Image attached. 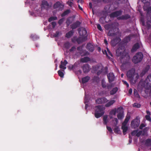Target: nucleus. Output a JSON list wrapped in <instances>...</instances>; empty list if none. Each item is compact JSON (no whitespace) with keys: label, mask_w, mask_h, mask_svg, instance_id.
<instances>
[{"label":"nucleus","mask_w":151,"mask_h":151,"mask_svg":"<svg viewBox=\"0 0 151 151\" xmlns=\"http://www.w3.org/2000/svg\"><path fill=\"white\" fill-rule=\"evenodd\" d=\"M63 19H61L59 21V23L60 24H61L62 22L63 21Z\"/></svg>","instance_id":"41"},{"label":"nucleus","mask_w":151,"mask_h":151,"mask_svg":"<svg viewBox=\"0 0 151 151\" xmlns=\"http://www.w3.org/2000/svg\"><path fill=\"white\" fill-rule=\"evenodd\" d=\"M129 16H127L125 17H124L123 19H127L129 18Z\"/></svg>","instance_id":"44"},{"label":"nucleus","mask_w":151,"mask_h":151,"mask_svg":"<svg viewBox=\"0 0 151 151\" xmlns=\"http://www.w3.org/2000/svg\"><path fill=\"white\" fill-rule=\"evenodd\" d=\"M99 51H100V50H101L100 48H99Z\"/></svg>","instance_id":"52"},{"label":"nucleus","mask_w":151,"mask_h":151,"mask_svg":"<svg viewBox=\"0 0 151 151\" xmlns=\"http://www.w3.org/2000/svg\"><path fill=\"white\" fill-rule=\"evenodd\" d=\"M106 128L108 131L110 133H112L113 131L111 128L109 126H107Z\"/></svg>","instance_id":"25"},{"label":"nucleus","mask_w":151,"mask_h":151,"mask_svg":"<svg viewBox=\"0 0 151 151\" xmlns=\"http://www.w3.org/2000/svg\"><path fill=\"white\" fill-rule=\"evenodd\" d=\"M102 86H104V85H103V84H102Z\"/></svg>","instance_id":"58"},{"label":"nucleus","mask_w":151,"mask_h":151,"mask_svg":"<svg viewBox=\"0 0 151 151\" xmlns=\"http://www.w3.org/2000/svg\"><path fill=\"white\" fill-rule=\"evenodd\" d=\"M120 12H117L114 13L112 14L114 15V16L116 17L119 16L120 14Z\"/></svg>","instance_id":"26"},{"label":"nucleus","mask_w":151,"mask_h":151,"mask_svg":"<svg viewBox=\"0 0 151 151\" xmlns=\"http://www.w3.org/2000/svg\"><path fill=\"white\" fill-rule=\"evenodd\" d=\"M69 12H70V11L69 10H68L66 11L63 14V15H66V14H68Z\"/></svg>","instance_id":"36"},{"label":"nucleus","mask_w":151,"mask_h":151,"mask_svg":"<svg viewBox=\"0 0 151 151\" xmlns=\"http://www.w3.org/2000/svg\"><path fill=\"white\" fill-rule=\"evenodd\" d=\"M116 113V109H114L111 111L109 116L104 115L103 117L104 122L105 124L109 123L112 125H116L118 123V120L114 118Z\"/></svg>","instance_id":"1"},{"label":"nucleus","mask_w":151,"mask_h":151,"mask_svg":"<svg viewBox=\"0 0 151 151\" xmlns=\"http://www.w3.org/2000/svg\"><path fill=\"white\" fill-rule=\"evenodd\" d=\"M58 73L59 75L61 78H63L64 76V73L60 70H59L58 71Z\"/></svg>","instance_id":"23"},{"label":"nucleus","mask_w":151,"mask_h":151,"mask_svg":"<svg viewBox=\"0 0 151 151\" xmlns=\"http://www.w3.org/2000/svg\"><path fill=\"white\" fill-rule=\"evenodd\" d=\"M107 100L105 98H102L98 99L96 100V102L98 104L106 103L107 102Z\"/></svg>","instance_id":"9"},{"label":"nucleus","mask_w":151,"mask_h":151,"mask_svg":"<svg viewBox=\"0 0 151 151\" xmlns=\"http://www.w3.org/2000/svg\"><path fill=\"white\" fill-rule=\"evenodd\" d=\"M57 19V18L56 17H52L49 18L48 20V21L49 22H50L52 21V20H55Z\"/></svg>","instance_id":"29"},{"label":"nucleus","mask_w":151,"mask_h":151,"mask_svg":"<svg viewBox=\"0 0 151 151\" xmlns=\"http://www.w3.org/2000/svg\"><path fill=\"white\" fill-rule=\"evenodd\" d=\"M151 105V102H150V103Z\"/></svg>","instance_id":"59"},{"label":"nucleus","mask_w":151,"mask_h":151,"mask_svg":"<svg viewBox=\"0 0 151 151\" xmlns=\"http://www.w3.org/2000/svg\"><path fill=\"white\" fill-rule=\"evenodd\" d=\"M130 118V116H127L125 119L124 122L122 123L121 128L124 134H126L128 130V125L127 123Z\"/></svg>","instance_id":"3"},{"label":"nucleus","mask_w":151,"mask_h":151,"mask_svg":"<svg viewBox=\"0 0 151 151\" xmlns=\"http://www.w3.org/2000/svg\"><path fill=\"white\" fill-rule=\"evenodd\" d=\"M147 115H150V112L149 111H147Z\"/></svg>","instance_id":"45"},{"label":"nucleus","mask_w":151,"mask_h":151,"mask_svg":"<svg viewBox=\"0 0 151 151\" xmlns=\"http://www.w3.org/2000/svg\"><path fill=\"white\" fill-rule=\"evenodd\" d=\"M89 79V78L88 77H86L82 79V82L83 83H85L88 81Z\"/></svg>","instance_id":"18"},{"label":"nucleus","mask_w":151,"mask_h":151,"mask_svg":"<svg viewBox=\"0 0 151 151\" xmlns=\"http://www.w3.org/2000/svg\"><path fill=\"white\" fill-rule=\"evenodd\" d=\"M107 52L105 50L104 51H103V53L104 54H105L107 56H108V54L110 55L111 56H112V55L111 53L109 51L108 48H107Z\"/></svg>","instance_id":"20"},{"label":"nucleus","mask_w":151,"mask_h":151,"mask_svg":"<svg viewBox=\"0 0 151 151\" xmlns=\"http://www.w3.org/2000/svg\"><path fill=\"white\" fill-rule=\"evenodd\" d=\"M147 145H151V140L150 139H148L146 141Z\"/></svg>","instance_id":"24"},{"label":"nucleus","mask_w":151,"mask_h":151,"mask_svg":"<svg viewBox=\"0 0 151 151\" xmlns=\"http://www.w3.org/2000/svg\"><path fill=\"white\" fill-rule=\"evenodd\" d=\"M71 68H70V66H69V67H68V68H69V69H72V68H73V66H71Z\"/></svg>","instance_id":"47"},{"label":"nucleus","mask_w":151,"mask_h":151,"mask_svg":"<svg viewBox=\"0 0 151 151\" xmlns=\"http://www.w3.org/2000/svg\"><path fill=\"white\" fill-rule=\"evenodd\" d=\"M72 35V32H70L66 34V36L68 37H69L71 35Z\"/></svg>","instance_id":"30"},{"label":"nucleus","mask_w":151,"mask_h":151,"mask_svg":"<svg viewBox=\"0 0 151 151\" xmlns=\"http://www.w3.org/2000/svg\"><path fill=\"white\" fill-rule=\"evenodd\" d=\"M40 12H37V14H39V13H40Z\"/></svg>","instance_id":"54"},{"label":"nucleus","mask_w":151,"mask_h":151,"mask_svg":"<svg viewBox=\"0 0 151 151\" xmlns=\"http://www.w3.org/2000/svg\"><path fill=\"white\" fill-rule=\"evenodd\" d=\"M139 47V45L138 44H135L133 47L132 50V52H134Z\"/></svg>","instance_id":"17"},{"label":"nucleus","mask_w":151,"mask_h":151,"mask_svg":"<svg viewBox=\"0 0 151 151\" xmlns=\"http://www.w3.org/2000/svg\"><path fill=\"white\" fill-rule=\"evenodd\" d=\"M48 7V4L47 2L45 1H42V7L47 8Z\"/></svg>","instance_id":"14"},{"label":"nucleus","mask_w":151,"mask_h":151,"mask_svg":"<svg viewBox=\"0 0 151 151\" xmlns=\"http://www.w3.org/2000/svg\"><path fill=\"white\" fill-rule=\"evenodd\" d=\"M104 42H105V43L106 44H107V42L106 40H104Z\"/></svg>","instance_id":"46"},{"label":"nucleus","mask_w":151,"mask_h":151,"mask_svg":"<svg viewBox=\"0 0 151 151\" xmlns=\"http://www.w3.org/2000/svg\"><path fill=\"white\" fill-rule=\"evenodd\" d=\"M123 75H123V74H121V77H123Z\"/></svg>","instance_id":"48"},{"label":"nucleus","mask_w":151,"mask_h":151,"mask_svg":"<svg viewBox=\"0 0 151 151\" xmlns=\"http://www.w3.org/2000/svg\"><path fill=\"white\" fill-rule=\"evenodd\" d=\"M67 64V62L65 60H64V62L61 61V65L60 67L62 69H65L66 68V65Z\"/></svg>","instance_id":"10"},{"label":"nucleus","mask_w":151,"mask_h":151,"mask_svg":"<svg viewBox=\"0 0 151 151\" xmlns=\"http://www.w3.org/2000/svg\"><path fill=\"white\" fill-rule=\"evenodd\" d=\"M130 73V72L129 71L128 72L127 74V76L129 78H130V76L129 75Z\"/></svg>","instance_id":"39"},{"label":"nucleus","mask_w":151,"mask_h":151,"mask_svg":"<svg viewBox=\"0 0 151 151\" xmlns=\"http://www.w3.org/2000/svg\"><path fill=\"white\" fill-rule=\"evenodd\" d=\"M133 106L134 107L139 108L140 107V105L138 104L135 103L133 104Z\"/></svg>","instance_id":"27"},{"label":"nucleus","mask_w":151,"mask_h":151,"mask_svg":"<svg viewBox=\"0 0 151 151\" xmlns=\"http://www.w3.org/2000/svg\"><path fill=\"white\" fill-rule=\"evenodd\" d=\"M137 133V131H134L132 132V135H137L136 134Z\"/></svg>","instance_id":"38"},{"label":"nucleus","mask_w":151,"mask_h":151,"mask_svg":"<svg viewBox=\"0 0 151 151\" xmlns=\"http://www.w3.org/2000/svg\"><path fill=\"white\" fill-rule=\"evenodd\" d=\"M139 124V121L138 119H135L132 120L131 122V126L133 128L137 127Z\"/></svg>","instance_id":"6"},{"label":"nucleus","mask_w":151,"mask_h":151,"mask_svg":"<svg viewBox=\"0 0 151 151\" xmlns=\"http://www.w3.org/2000/svg\"><path fill=\"white\" fill-rule=\"evenodd\" d=\"M108 78L110 81H111L113 80L114 77L113 74L112 73H110L107 75Z\"/></svg>","instance_id":"12"},{"label":"nucleus","mask_w":151,"mask_h":151,"mask_svg":"<svg viewBox=\"0 0 151 151\" xmlns=\"http://www.w3.org/2000/svg\"><path fill=\"white\" fill-rule=\"evenodd\" d=\"M79 7L80 9H82V8L80 7L79 6Z\"/></svg>","instance_id":"50"},{"label":"nucleus","mask_w":151,"mask_h":151,"mask_svg":"<svg viewBox=\"0 0 151 151\" xmlns=\"http://www.w3.org/2000/svg\"><path fill=\"white\" fill-rule=\"evenodd\" d=\"M150 121L151 122V120Z\"/></svg>","instance_id":"57"},{"label":"nucleus","mask_w":151,"mask_h":151,"mask_svg":"<svg viewBox=\"0 0 151 151\" xmlns=\"http://www.w3.org/2000/svg\"><path fill=\"white\" fill-rule=\"evenodd\" d=\"M123 81L124 82V83L127 85V87H129V85L128 84L127 82L125 81Z\"/></svg>","instance_id":"40"},{"label":"nucleus","mask_w":151,"mask_h":151,"mask_svg":"<svg viewBox=\"0 0 151 151\" xmlns=\"http://www.w3.org/2000/svg\"><path fill=\"white\" fill-rule=\"evenodd\" d=\"M91 4V3H89V5H90Z\"/></svg>","instance_id":"56"},{"label":"nucleus","mask_w":151,"mask_h":151,"mask_svg":"<svg viewBox=\"0 0 151 151\" xmlns=\"http://www.w3.org/2000/svg\"><path fill=\"white\" fill-rule=\"evenodd\" d=\"M116 112H119V113L117 115V117L118 119H121L124 117L123 114V110L122 107H119L116 110Z\"/></svg>","instance_id":"5"},{"label":"nucleus","mask_w":151,"mask_h":151,"mask_svg":"<svg viewBox=\"0 0 151 151\" xmlns=\"http://www.w3.org/2000/svg\"><path fill=\"white\" fill-rule=\"evenodd\" d=\"M87 102V99H86V96H85V103L86 104V106H85V108H86V109L87 108V104H86Z\"/></svg>","instance_id":"35"},{"label":"nucleus","mask_w":151,"mask_h":151,"mask_svg":"<svg viewBox=\"0 0 151 151\" xmlns=\"http://www.w3.org/2000/svg\"><path fill=\"white\" fill-rule=\"evenodd\" d=\"M114 131L115 133H119L120 132V130L119 128L117 127L115 128Z\"/></svg>","instance_id":"22"},{"label":"nucleus","mask_w":151,"mask_h":151,"mask_svg":"<svg viewBox=\"0 0 151 151\" xmlns=\"http://www.w3.org/2000/svg\"><path fill=\"white\" fill-rule=\"evenodd\" d=\"M54 7L55 8H59V9H60L63 8V5L59 2H57L54 5Z\"/></svg>","instance_id":"11"},{"label":"nucleus","mask_w":151,"mask_h":151,"mask_svg":"<svg viewBox=\"0 0 151 151\" xmlns=\"http://www.w3.org/2000/svg\"><path fill=\"white\" fill-rule=\"evenodd\" d=\"M75 49V47H73L72 49V50H74V49Z\"/></svg>","instance_id":"49"},{"label":"nucleus","mask_w":151,"mask_h":151,"mask_svg":"<svg viewBox=\"0 0 151 151\" xmlns=\"http://www.w3.org/2000/svg\"><path fill=\"white\" fill-rule=\"evenodd\" d=\"M57 65H56V69H57Z\"/></svg>","instance_id":"53"},{"label":"nucleus","mask_w":151,"mask_h":151,"mask_svg":"<svg viewBox=\"0 0 151 151\" xmlns=\"http://www.w3.org/2000/svg\"><path fill=\"white\" fill-rule=\"evenodd\" d=\"M52 24L53 27L55 26L56 24V23L55 22H52Z\"/></svg>","instance_id":"43"},{"label":"nucleus","mask_w":151,"mask_h":151,"mask_svg":"<svg viewBox=\"0 0 151 151\" xmlns=\"http://www.w3.org/2000/svg\"><path fill=\"white\" fill-rule=\"evenodd\" d=\"M79 1H80V0H78V2L79 3Z\"/></svg>","instance_id":"55"},{"label":"nucleus","mask_w":151,"mask_h":151,"mask_svg":"<svg viewBox=\"0 0 151 151\" xmlns=\"http://www.w3.org/2000/svg\"><path fill=\"white\" fill-rule=\"evenodd\" d=\"M134 94L135 96L137 97H138L139 96L137 91L136 90H134Z\"/></svg>","instance_id":"31"},{"label":"nucleus","mask_w":151,"mask_h":151,"mask_svg":"<svg viewBox=\"0 0 151 151\" xmlns=\"http://www.w3.org/2000/svg\"><path fill=\"white\" fill-rule=\"evenodd\" d=\"M115 101L113 100H111L110 101H108L106 103H107L106 104V107H109L112 105L114 103Z\"/></svg>","instance_id":"13"},{"label":"nucleus","mask_w":151,"mask_h":151,"mask_svg":"<svg viewBox=\"0 0 151 151\" xmlns=\"http://www.w3.org/2000/svg\"><path fill=\"white\" fill-rule=\"evenodd\" d=\"M104 107L101 106H97L95 108V116L96 118H99L104 113Z\"/></svg>","instance_id":"2"},{"label":"nucleus","mask_w":151,"mask_h":151,"mask_svg":"<svg viewBox=\"0 0 151 151\" xmlns=\"http://www.w3.org/2000/svg\"><path fill=\"white\" fill-rule=\"evenodd\" d=\"M145 118L147 120L149 121L151 120V118L150 116V115H146L145 116Z\"/></svg>","instance_id":"33"},{"label":"nucleus","mask_w":151,"mask_h":151,"mask_svg":"<svg viewBox=\"0 0 151 151\" xmlns=\"http://www.w3.org/2000/svg\"><path fill=\"white\" fill-rule=\"evenodd\" d=\"M67 4L70 6H72L73 4V3L70 1H68L67 2Z\"/></svg>","instance_id":"32"},{"label":"nucleus","mask_w":151,"mask_h":151,"mask_svg":"<svg viewBox=\"0 0 151 151\" xmlns=\"http://www.w3.org/2000/svg\"><path fill=\"white\" fill-rule=\"evenodd\" d=\"M97 27L98 29L100 31L102 30V29L101 26L99 24H97Z\"/></svg>","instance_id":"34"},{"label":"nucleus","mask_w":151,"mask_h":151,"mask_svg":"<svg viewBox=\"0 0 151 151\" xmlns=\"http://www.w3.org/2000/svg\"><path fill=\"white\" fill-rule=\"evenodd\" d=\"M143 58V55L141 52L137 54L133 58L132 60L134 63H137L140 61Z\"/></svg>","instance_id":"4"},{"label":"nucleus","mask_w":151,"mask_h":151,"mask_svg":"<svg viewBox=\"0 0 151 151\" xmlns=\"http://www.w3.org/2000/svg\"><path fill=\"white\" fill-rule=\"evenodd\" d=\"M145 85L151 87V75H149L146 78Z\"/></svg>","instance_id":"7"},{"label":"nucleus","mask_w":151,"mask_h":151,"mask_svg":"<svg viewBox=\"0 0 151 151\" xmlns=\"http://www.w3.org/2000/svg\"><path fill=\"white\" fill-rule=\"evenodd\" d=\"M87 48L90 51H93L94 50V47L90 43H88L87 44Z\"/></svg>","instance_id":"16"},{"label":"nucleus","mask_w":151,"mask_h":151,"mask_svg":"<svg viewBox=\"0 0 151 151\" xmlns=\"http://www.w3.org/2000/svg\"><path fill=\"white\" fill-rule=\"evenodd\" d=\"M79 33L80 36H84L86 35L87 32L84 28H81L79 30Z\"/></svg>","instance_id":"8"},{"label":"nucleus","mask_w":151,"mask_h":151,"mask_svg":"<svg viewBox=\"0 0 151 151\" xmlns=\"http://www.w3.org/2000/svg\"><path fill=\"white\" fill-rule=\"evenodd\" d=\"M117 88H115L113 89L110 91V94H113L115 93L117 91Z\"/></svg>","instance_id":"21"},{"label":"nucleus","mask_w":151,"mask_h":151,"mask_svg":"<svg viewBox=\"0 0 151 151\" xmlns=\"http://www.w3.org/2000/svg\"><path fill=\"white\" fill-rule=\"evenodd\" d=\"M102 68V66H100L99 67L97 66L96 68V71L99 70V69H101Z\"/></svg>","instance_id":"37"},{"label":"nucleus","mask_w":151,"mask_h":151,"mask_svg":"<svg viewBox=\"0 0 151 151\" xmlns=\"http://www.w3.org/2000/svg\"><path fill=\"white\" fill-rule=\"evenodd\" d=\"M121 51H120V49H119L116 50V54L117 56L119 55V53L121 54Z\"/></svg>","instance_id":"28"},{"label":"nucleus","mask_w":151,"mask_h":151,"mask_svg":"<svg viewBox=\"0 0 151 151\" xmlns=\"http://www.w3.org/2000/svg\"><path fill=\"white\" fill-rule=\"evenodd\" d=\"M89 60V59L87 57H85L81 59V60L82 62H86L88 61Z\"/></svg>","instance_id":"19"},{"label":"nucleus","mask_w":151,"mask_h":151,"mask_svg":"<svg viewBox=\"0 0 151 151\" xmlns=\"http://www.w3.org/2000/svg\"><path fill=\"white\" fill-rule=\"evenodd\" d=\"M132 92V89H130L129 90V93L130 94H131Z\"/></svg>","instance_id":"42"},{"label":"nucleus","mask_w":151,"mask_h":151,"mask_svg":"<svg viewBox=\"0 0 151 151\" xmlns=\"http://www.w3.org/2000/svg\"><path fill=\"white\" fill-rule=\"evenodd\" d=\"M89 67L87 65H86L83 67V70L84 72H88L89 70Z\"/></svg>","instance_id":"15"},{"label":"nucleus","mask_w":151,"mask_h":151,"mask_svg":"<svg viewBox=\"0 0 151 151\" xmlns=\"http://www.w3.org/2000/svg\"><path fill=\"white\" fill-rule=\"evenodd\" d=\"M137 76H138V75H137V74H136V75H135V76L136 77H137Z\"/></svg>","instance_id":"51"}]
</instances>
